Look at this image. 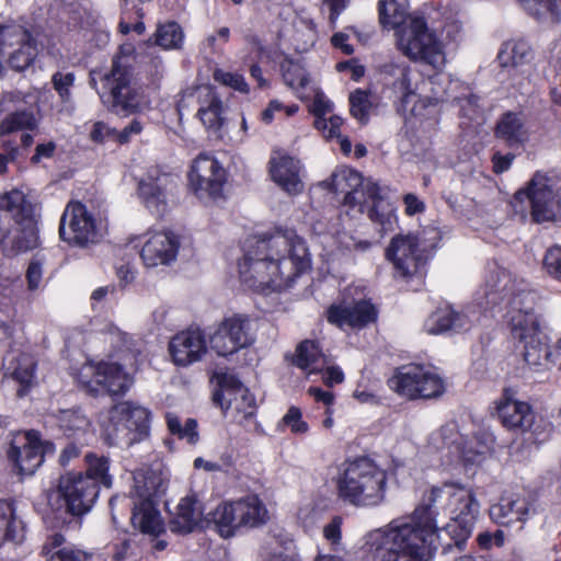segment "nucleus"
Wrapping results in <instances>:
<instances>
[{
    "label": "nucleus",
    "mask_w": 561,
    "mask_h": 561,
    "mask_svg": "<svg viewBox=\"0 0 561 561\" xmlns=\"http://www.w3.org/2000/svg\"><path fill=\"white\" fill-rule=\"evenodd\" d=\"M463 496L462 485L444 483L424 494L411 516L393 519L368 534L366 545L373 561H428L437 548L436 516L448 515L449 499Z\"/></svg>",
    "instance_id": "1"
},
{
    "label": "nucleus",
    "mask_w": 561,
    "mask_h": 561,
    "mask_svg": "<svg viewBox=\"0 0 561 561\" xmlns=\"http://www.w3.org/2000/svg\"><path fill=\"white\" fill-rule=\"evenodd\" d=\"M309 267L308 249L294 230L253 240L239 262L240 279L253 290L279 291Z\"/></svg>",
    "instance_id": "2"
},
{
    "label": "nucleus",
    "mask_w": 561,
    "mask_h": 561,
    "mask_svg": "<svg viewBox=\"0 0 561 561\" xmlns=\"http://www.w3.org/2000/svg\"><path fill=\"white\" fill-rule=\"evenodd\" d=\"M39 243L36 206L19 190L0 196V248L8 255L35 249Z\"/></svg>",
    "instance_id": "3"
},
{
    "label": "nucleus",
    "mask_w": 561,
    "mask_h": 561,
    "mask_svg": "<svg viewBox=\"0 0 561 561\" xmlns=\"http://www.w3.org/2000/svg\"><path fill=\"white\" fill-rule=\"evenodd\" d=\"M339 499L358 507L377 506L383 502L387 473L368 457L344 461L335 478Z\"/></svg>",
    "instance_id": "4"
},
{
    "label": "nucleus",
    "mask_w": 561,
    "mask_h": 561,
    "mask_svg": "<svg viewBox=\"0 0 561 561\" xmlns=\"http://www.w3.org/2000/svg\"><path fill=\"white\" fill-rule=\"evenodd\" d=\"M131 61L129 55H116L111 68L100 75L98 94L104 107L115 115H133L142 104L144 95L135 80Z\"/></svg>",
    "instance_id": "5"
},
{
    "label": "nucleus",
    "mask_w": 561,
    "mask_h": 561,
    "mask_svg": "<svg viewBox=\"0 0 561 561\" xmlns=\"http://www.w3.org/2000/svg\"><path fill=\"white\" fill-rule=\"evenodd\" d=\"M398 44L412 59L422 60L436 69L444 65L442 44L422 16L409 18V23L399 32Z\"/></svg>",
    "instance_id": "6"
},
{
    "label": "nucleus",
    "mask_w": 561,
    "mask_h": 561,
    "mask_svg": "<svg viewBox=\"0 0 561 561\" xmlns=\"http://www.w3.org/2000/svg\"><path fill=\"white\" fill-rule=\"evenodd\" d=\"M150 411L129 401L116 404L111 411L114 444L129 447L149 436Z\"/></svg>",
    "instance_id": "7"
},
{
    "label": "nucleus",
    "mask_w": 561,
    "mask_h": 561,
    "mask_svg": "<svg viewBox=\"0 0 561 561\" xmlns=\"http://www.w3.org/2000/svg\"><path fill=\"white\" fill-rule=\"evenodd\" d=\"M220 390L214 394V400L226 409L233 422L248 427L256 425V401L249 389L232 374L225 373L219 377Z\"/></svg>",
    "instance_id": "8"
},
{
    "label": "nucleus",
    "mask_w": 561,
    "mask_h": 561,
    "mask_svg": "<svg viewBox=\"0 0 561 561\" xmlns=\"http://www.w3.org/2000/svg\"><path fill=\"white\" fill-rule=\"evenodd\" d=\"M56 500H62V505L56 506L61 516H82L90 512L98 495V483L82 473H67L59 479Z\"/></svg>",
    "instance_id": "9"
},
{
    "label": "nucleus",
    "mask_w": 561,
    "mask_h": 561,
    "mask_svg": "<svg viewBox=\"0 0 561 561\" xmlns=\"http://www.w3.org/2000/svg\"><path fill=\"white\" fill-rule=\"evenodd\" d=\"M389 385L398 393L409 399H432L445 392L444 380L438 374L420 365L401 367L389 379Z\"/></svg>",
    "instance_id": "10"
},
{
    "label": "nucleus",
    "mask_w": 561,
    "mask_h": 561,
    "mask_svg": "<svg viewBox=\"0 0 561 561\" xmlns=\"http://www.w3.org/2000/svg\"><path fill=\"white\" fill-rule=\"evenodd\" d=\"M60 238L71 244L85 248L99 242L101 234L95 219L80 202H70L60 219Z\"/></svg>",
    "instance_id": "11"
},
{
    "label": "nucleus",
    "mask_w": 561,
    "mask_h": 561,
    "mask_svg": "<svg viewBox=\"0 0 561 561\" xmlns=\"http://www.w3.org/2000/svg\"><path fill=\"white\" fill-rule=\"evenodd\" d=\"M178 187V178L171 173L152 168L139 182L138 192L141 202L156 216H163Z\"/></svg>",
    "instance_id": "12"
},
{
    "label": "nucleus",
    "mask_w": 561,
    "mask_h": 561,
    "mask_svg": "<svg viewBox=\"0 0 561 561\" xmlns=\"http://www.w3.org/2000/svg\"><path fill=\"white\" fill-rule=\"evenodd\" d=\"M190 186L199 199L219 198L226 182V172L211 156L201 153L188 173Z\"/></svg>",
    "instance_id": "13"
},
{
    "label": "nucleus",
    "mask_w": 561,
    "mask_h": 561,
    "mask_svg": "<svg viewBox=\"0 0 561 561\" xmlns=\"http://www.w3.org/2000/svg\"><path fill=\"white\" fill-rule=\"evenodd\" d=\"M254 332L247 316L233 314L226 318L210 336V347L220 356H227L250 346Z\"/></svg>",
    "instance_id": "14"
},
{
    "label": "nucleus",
    "mask_w": 561,
    "mask_h": 561,
    "mask_svg": "<svg viewBox=\"0 0 561 561\" xmlns=\"http://www.w3.org/2000/svg\"><path fill=\"white\" fill-rule=\"evenodd\" d=\"M515 198L520 202L529 201L531 217L536 222L554 220L560 209V201L550 180L541 173H536L528 186L516 193Z\"/></svg>",
    "instance_id": "15"
},
{
    "label": "nucleus",
    "mask_w": 561,
    "mask_h": 561,
    "mask_svg": "<svg viewBox=\"0 0 561 561\" xmlns=\"http://www.w3.org/2000/svg\"><path fill=\"white\" fill-rule=\"evenodd\" d=\"M535 298L530 291H520L507 301V325L513 339L520 343L539 335V320L534 312Z\"/></svg>",
    "instance_id": "16"
},
{
    "label": "nucleus",
    "mask_w": 561,
    "mask_h": 561,
    "mask_svg": "<svg viewBox=\"0 0 561 561\" xmlns=\"http://www.w3.org/2000/svg\"><path fill=\"white\" fill-rule=\"evenodd\" d=\"M462 491L465 492L463 496L454 495L449 499L448 516L450 522L445 527L458 548L471 535L480 508L472 491L463 485Z\"/></svg>",
    "instance_id": "17"
},
{
    "label": "nucleus",
    "mask_w": 561,
    "mask_h": 561,
    "mask_svg": "<svg viewBox=\"0 0 561 561\" xmlns=\"http://www.w3.org/2000/svg\"><path fill=\"white\" fill-rule=\"evenodd\" d=\"M386 256L393 264L396 274L401 277L415 275L425 263L420 239L414 234H399L392 238Z\"/></svg>",
    "instance_id": "18"
},
{
    "label": "nucleus",
    "mask_w": 561,
    "mask_h": 561,
    "mask_svg": "<svg viewBox=\"0 0 561 561\" xmlns=\"http://www.w3.org/2000/svg\"><path fill=\"white\" fill-rule=\"evenodd\" d=\"M496 410L503 426L507 430L525 433L535 423V412L530 404L518 400L513 389H504Z\"/></svg>",
    "instance_id": "19"
},
{
    "label": "nucleus",
    "mask_w": 561,
    "mask_h": 561,
    "mask_svg": "<svg viewBox=\"0 0 561 561\" xmlns=\"http://www.w3.org/2000/svg\"><path fill=\"white\" fill-rule=\"evenodd\" d=\"M379 73L383 87L403 102H408L419 90V73L405 62L387 61L380 66Z\"/></svg>",
    "instance_id": "20"
},
{
    "label": "nucleus",
    "mask_w": 561,
    "mask_h": 561,
    "mask_svg": "<svg viewBox=\"0 0 561 561\" xmlns=\"http://www.w3.org/2000/svg\"><path fill=\"white\" fill-rule=\"evenodd\" d=\"M206 351V340L199 329L182 331L169 343L170 355L178 366H187L199 360Z\"/></svg>",
    "instance_id": "21"
},
{
    "label": "nucleus",
    "mask_w": 561,
    "mask_h": 561,
    "mask_svg": "<svg viewBox=\"0 0 561 561\" xmlns=\"http://www.w3.org/2000/svg\"><path fill=\"white\" fill-rule=\"evenodd\" d=\"M179 247V238L173 232H154L142 245L140 256L148 267L168 265L175 260Z\"/></svg>",
    "instance_id": "22"
},
{
    "label": "nucleus",
    "mask_w": 561,
    "mask_h": 561,
    "mask_svg": "<svg viewBox=\"0 0 561 561\" xmlns=\"http://www.w3.org/2000/svg\"><path fill=\"white\" fill-rule=\"evenodd\" d=\"M477 320V314L470 308L457 311L446 307L436 310L425 320L424 330L428 334H442L448 331L458 333L469 330Z\"/></svg>",
    "instance_id": "23"
},
{
    "label": "nucleus",
    "mask_w": 561,
    "mask_h": 561,
    "mask_svg": "<svg viewBox=\"0 0 561 561\" xmlns=\"http://www.w3.org/2000/svg\"><path fill=\"white\" fill-rule=\"evenodd\" d=\"M522 356L525 363L523 376L529 378V374H542L550 370L557 363L558 348L548 345L540 335L524 342Z\"/></svg>",
    "instance_id": "24"
},
{
    "label": "nucleus",
    "mask_w": 561,
    "mask_h": 561,
    "mask_svg": "<svg viewBox=\"0 0 561 561\" xmlns=\"http://www.w3.org/2000/svg\"><path fill=\"white\" fill-rule=\"evenodd\" d=\"M376 317L374 305L366 300H359L353 305H333L328 310L329 322L340 328L344 325L362 328L375 321Z\"/></svg>",
    "instance_id": "25"
},
{
    "label": "nucleus",
    "mask_w": 561,
    "mask_h": 561,
    "mask_svg": "<svg viewBox=\"0 0 561 561\" xmlns=\"http://www.w3.org/2000/svg\"><path fill=\"white\" fill-rule=\"evenodd\" d=\"M22 446L12 445L9 458L14 461L21 474L32 476L44 461V451L36 432L25 433Z\"/></svg>",
    "instance_id": "26"
},
{
    "label": "nucleus",
    "mask_w": 561,
    "mask_h": 561,
    "mask_svg": "<svg viewBox=\"0 0 561 561\" xmlns=\"http://www.w3.org/2000/svg\"><path fill=\"white\" fill-rule=\"evenodd\" d=\"M299 171V161L291 157L280 156L271 160L272 179L290 195H297L304 190Z\"/></svg>",
    "instance_id": "27"
},
{
    "label": "nucleus",
    "mask_w": 561,
    "mask_h": 561,
    "mask_svg": "<svg viewBox=\"0 0 561 561\" xmlns=\"http://www.w3.org/2000/svg\"><path fill=\"white\" fill-rule=\"evenodd\" d=\"M203 506L196 495H187L178 504L176 512L169 523V528L178 535L192 533L201 523Z\"/></svg>",
    "instance_id": "28"
},
{
    "label": "nucleus",
    "mask_w": 561,
    "mask_h": 561,
    "mask_svg": "<svg viewBox=\"0 0 561 561\" xmlns=\"http://www.w3.org/2000/svg\"><path fill=\"white\" fill-rule=\"evenodd\" d=\"M56 417L64 435L73 438L80 445H84L88 436H92L91 422L80 409L61 410Z\"/></svg>",
    "instance_id": "29"
},
{
    "label": "nucleus",
    "mask_w": 561,
    "mask_h": 561,
    "mask_svg": "<svg viewBox=\"0 0 561 561\" xmlns=\"http://www.w3.org/2000/svg\"><path fill=\"white\" fill-rule=\"evenodd\" d=\"M529 514V503L524 497H502L499 503L490 507V517L501 525H511L515 522L524 523Z\"/></svg>",
    "instance_id": "30"
},
{
    "label": "nucleus",
    "mask_w": 561,
    "mask_h": 561,
    "mask_svg": "<svg viewBox=\"0 0 561 561\" xmlns=\"http://www.w3.org/2000/svg\"><path fill=\"white\" fill-rule=\"evenodd\" d=\"M329 363L330 356L323 354L318 342L305 340L297 345L294 365L308 375L322 373Z\"/></svg>",
    "instance_id": "31"
},
{
    "label": "nucleus",
    "mask_w": 561,
    "mask_h": 561,
    "mask_svg": "<svg viewBox=\"0 0 561 561\" xmlns=\"http://www.w3.org/2000/svg\"><path fill=\"white\" fill-rule=\"evenodd\" d=\"M495 134L510 147L523 146L528 139L524 116L514 112L505 113L497 122Z\"/></svg>",
    "instance_id": "32"
},
{
    "label": "nucleus",
    "mask_w": 561,
    "mask_h": 561,
    "mask_svg": "<svg viewBox=\"0 0 561 561\" xmlns=\"http://www.w3.org/2000/svg\"><path fill=\"white\" fill-rule=\"evenodd\" d=\"M100 392L122 396L131 386L133 380L123 367L116 363L101 362Z\"/></svg>",
    "instance_id": "33"
},
{
    "label": "nucleus",
    "mask_w": 561,
    "mask_h": 561,
    "mask_svg": "<svg viewBox=\"0 0 561 561\" xmlns=\"http://www.w3.org/2000/svg\"><path fill=\"white\" fill-rule=\"evenodd\" d=\"M237 513L239 514V524L241 528L260 527L270 519V513L265 504L257 495H248L237 501Z\"/></svg>",
    "instance_id": "34"
},
{
    "label": "nucleus",
    "mask_w": 561,
    "mask_h": 561,
    "mask_svg": "<svg viewBox=\"0 0 561 561\" xmlns=\"http://www.w3.org/2000/svg\"><path fill=\"white\" fill-rule=\"evenodd\" d=\"M134 488L140 501H152L153 496L165 489V479L160 470L141 468L134 474Z\"/></svg>",
    "instance_id": "35"
},
{
    "label": "nucleus",
    "mask_w": 561,
    "mask_h": 561,
    "mask_svg": "<svg viewBox=\"0 0 561 561\" xmlns=\"http://www.w3.org/2000/svg\"><path fill=\"white\" fill-rule=\"evenodd\" d=\"M131 522L141 533L158 536L163 531V523L152 501L135 503Z\"/></svg>",
    "instance_id": "36"
},
{
    "label": "nucleus",
    "mask_w": 561,
    "mask_h": 561,
    "mask_svg": "<svg viewBox=\"0 0 561 561\" xmlns=\"http://www.w3.org/2000/svg\"><path fill=\"white\" fill-rule=\"evenodd\" d=\"M208 523H213L215 529L222 538L234 536L240 529L237 501L218 505L210 514Z\"/></svg>",
    "instance_id": "37"
},
{
    "label": "nucleus",
    "mask_w": 561,
    "mask_h": 561,
    "mask_svg": "<svg viewBox=\"0 0 561 561\" xmlns=\"http://www.w3.org/2000/svg\"><path fill=\"white\" fill-rule=\"evenodd\" d=\"M24 538V524L15 515L12 503L0 501V545L5 541L20 542Z\"/></svg>",
    "instance_id": "38"
},
{
    "label": "nucleus",
    "mask_w": 561,
    "mask_h": 561,
    "mask_svg": "<svg viewBox=\"0 0 561 561\" xmlns=\"http://www.w3.org/2000/svg\"><path fill=\"white\" fill-rule=\"evenodd\" d=\"M37 55V43L31 32L26 34L25 41L21 44L14 45L12 50L3 56L10 68L15 71H23L28 68Z\"/></svg>",
    "instance_id": "39"
},
{
    "label": "nucleus",
    "mask_w": 561,
    "mask_h": 561,
    "mask_svg": "<svg viewBox=\"0 0 561 561\" xmlns=\"http://www.w3.org/2000/svg\"><path fill=\"white\" fill-rule=\"evenodd\" d=\"M282 76L286 85L293 89L300 100H308L306 90L309 88V75L297 61L285 59L282 65Z\"/></svg>",
    "instance_id": "40"
},
{
    "label": "nucleus",
    "mask_w": 561,
    "mask_h": 561,
    "mask_svg": "<svg viewBox=\"0 0 561 561\" xmlns=\"http://www.w3.org/2000/svg\"><path fill=\"white\" fill-rule=\"evenodd\" d=\"M524 11L541 23H557L561 16V0H518Z\"/></svg>",
    "instance_id": "41"
},
{
    "label": "nucleus",
    "mask_w": 561,
    "mask_h": 561,
    "mask_svg": "<svg viewBox=\"0 0 561 561\" xmlns=\"http://www.w3.org/2000/svg\"><path fill=\"white\" fill-rule=\"evenodd\" d=\"M533 58L529 44L525 41H508L502 45L497 60L502 67H518Z\"/></svg>",
    "instance_id": "42"
},
{
    "label": "nucleus",
    "mask_w": 561,
    "mask_h": 561,
    "mask_svg": "<svg viewBox=\"0 0 561 561\" xmlns=\"http://www.w3.org/2000/svg\"><path fill=\"white\" fill-rule=\"evenodd\" d=\"M10 360L8 369L11 377L21 385V388L18 389V396L23 397L33 381L35 362L27 354H21L16 358L12 356Z\"/></svg>",
    "instance_id": "43"
},
{
    "label": "nucleus",
    "mask_w": 561,
    "mask_h": 561,
    "mask_svg": "<svg viewBox=\"0 0 561 561\" xmlns=\"http://www.w3.org/2000/svg\"><path fill=\"white\" fill-rule=\"evenodd\" d=\"M408 18L407 0H379V19L382 25L397 28Z\"/></svg>",
    "instance_id": "44"
},
{
    "label": "nucleus",
    "mask_w": 561,
    "mask_h": 561,
    "mask_svg": "<svg viewBox=\"0 0 561 561\" xmlns=\"http://www.w3.org/2000/svg\"><path fill=\"white\" fill-rule=\"evenodd\" d=\"M191 99H196L198 110H209L222 103L215 89L210 85H198L186 89L179 101V107H187Z\"/></svg>",
    "instance_id": "45"
},
{
    "label": "nucleus",
    "mask_w": 561,
    "mask_h": 561,
    "mask_svg": "<svg viewBox=\"0 0 561 561\" xmlns=\"http://www.w3.org/2000/svg\"><path fill=\"white\" fill-rule=\"evenodd\" d=\"M363 184V178L362 175L348 168H343L340 170H336L331 175V190L336 194H342L343 202L347 203L350 192H353L355 187L360 186Z\"/></svg>",
    "instance_id": "46"
},
{
    "label": "nucleus",
    "mask_w": 561,
    "mask_h": 561,
    "mask_svg": "<svg viewBox=\"0 0 561 561\" xmlns=\"http://www.w3.org/2000/svg\"><path fill=\"white\" fill-rule=\"evenodd\" d=\"M350 193L348 201L344 205L352 208L358 207V211L363 214L371 205V202L380 195L381 190L371 180L363 179V184Z\"/></svg>",
    "instance_id": "47"
},
{
    "label": "nucleus",
    "mask_w": 561,
    "mask_h": 561,
    "mask_svg": "<svg viewBox=\"0 0 561 561\" xmlns=\"http://www.w3.org/2000/svg\"><path fill=\"white\" fill-rule=\"evenodd\" d=\"M37 123L34 112L24 107L18 113L7 115L0 122V136L23 129L33 130L37 127Z\"/></svg>",
    "instance_id": "48"
},
{
    "label": "nucleus",
    "mask_w": 561,
    "mask_h": 561,
    "mask_svg": "<svg viewBox=\"0 0 561 561\" xmlns=\"http://www.w3.org/2000/svg\"><path fill=\"white\" fill-rule=\"evenodd\" d=\"M294 33L291 39L297 51H306L317 39L313 22L304 16H297L293 22Z\"/></svg>",
    "instance_id": "49"
},
{
    "label": "nucleus",
    "mask_w": 561,
    "mask_h": 561,
    "mask_svg": "<svg viewBox=\"0 0 561 561\" xmlns=\"http://www.w3.org/2000/svg\"><path fill=\"white\" fill-rule=\"evenodd\" d=\"M28 32L31 31L27 27L16 23L0 25V66L2 65L3 56L12 50L14 45L25 41Z\"/></svg>",
    "instance_id": "50"
},
{
    "label": "nucleus",
    "mask_w": 561,
    "mask_h": 561,
    "mask_svg": "<svg viewBox=\"0 0 561 561\" xmlns=\"http://www.w3.org/2000/svg\"><path fill=\"white\" fill-rule=\"evenodd\" d=\"M508 283L510 279L504 272L492 275L486 283L484 291L485 301H479V305L485 309L499 305L505 296L504 291L507 290Z\"/></svg>",
    "instance_id": "51"
},
{
    "label": "nucleus",
    "mask_w": 561,
    "mask_h": 561,
    "mask_svg": "<svg viewBox=\"0 0 561 561\" xmlns=\"http://www.w3.org/2000/svg\"><path fill=\"white\" fill-rule=\"evenodd\" d=\"M366 211L369 219L379 224L382 230H389L392 228L394 209L381 194L371 202V205L366 209Z\"/></svg>",
    "instance_id": "52"
},
{
    "label": "nucleus",
    "mask_w": 561,
    "mask_h": 561,
    "mask_svg": "<svg viewBox=\"0 0 561 561\" xmlns=\"http://www.w3.org/2000/svg\"><path fill=\"white\" fill-rule=\"evenodd\" d=\"M87 460V472L83 477H89L98 483L110 488L112 484V478L108 472V461L104 457H96L92 454L85 455Z\"/></svg>",
    "instance_id": "53"
},
{
    "label": "nucleus",
    "mask_w": 561,
    "mask_h": 561,
    "mask_svg": "<svg viewBox=\"0 0 561 561\" xmlns=\"http://www.w3.org/2000/svg\"><path fill=\"white\" fill-rule=\"evenodd\" d=\"M100 373L101 363H85L79 368L76 377L85 391L96 394L100 392Z\"/></svg>",
    "instance_id": "54"
},
{
    "label": "nucleus",
    "mask_w": 561,
    "mask_h": 561,
    "mask_svg": "<svg viewBox=\"0 0 561 561\" xmlns=\"http://www.w3.org/2000/svg\"><path fill=\"white\" fill-rule=\"evenodd\" d=\"M182 42V28L175 22L160 25L156 32V43L165 49L179 48Z\"/></svg>",
    "instance_id": "55"
},
{
    "label": "nucleus",
    "mask_w": 561,
    "mask_h": 561,
    "mask_svg": "<svg viewBox=\"0 0 561 561\" xmlns=\"http://www.w3.org/2000/svg\"><path fill=\"white\" fill-rule=\"evenodd\" d=\"M75 79L73 72L57 71L51 77L53 88L65 105H72L71 88L73 87Z\"/></svg>",
    "instance_id": "56"
},
{
    "label": "nucleus",
    "mask_w": 561,
    "mask_h": 561,
    "mask_svg": "<svg viewBox=\"0 0 561 561\" xmlns=\"http://www.w3.org/2000/svg\"><path fill=\"white\" fill-rule=\"evenodd\" d=\"M351 114L362 123H366L369 115L371 102L369 93L364 90H356L350 95Z\"/></svg>",
    "instance_id": "57"
},
{
    "label": "nucleus",
    "mask_w": 561,
    "mask_h": 561,
    "mask_svg": "<svg viewBox=\"0 0 561 561\" xmlns=\"http://www.w3.org/2000/svg\"><path fill=\"white\" fill-rule=\"evenodd\" d=\"M26 107V98L20 91H5L0 99V113H18Z\"/></svg>",
    "instance_id": "58"
},
{
    "label": "nucleus",
    "mask_w": 561,
    "mask_h": 561,
    "mask_svg": "<svg viewBox=\"0 0 561 561\" xmlns=\"http://www.w3.org/2000/svg\"><path fill=\"white\" fill-rule=\"evenodd\" d=\"M465 93L453 96V100L459 106L462 116L473 119L479 114V99L471 93L469 88H465Z\"/></svg>",
    "instance_id": "59"
},
{
    "label": "nucleus",
    "mask_w": 561,
    "mask_h": 561,
    "mask_svg": "<svg viewBox=\"0 0 561 561\" xmlns=\"http://www.w3.org/2000/svg\"><path fill=\"white\" fill-rule=\"evenodd\" d=\"M306 94L309 95L308 99L313 98L310 111L314 116H324L327 113L331 112L332 103L317 87L308 88V90H306Z\"/></svg>",
    "instance_id": "60"
},
{
    "label": "nucleus",
    "mask_w": 561,
    "mask_h": 561,
    "mask_svg": "<svg viewBox=\"0 0 561 561\" xmlns=\"http://www.w3.org/2000/svg\"><path fill=\"white\" fill-rule=\"evenodd\" d=\"M543 268L553 278L561 279V245H554L547 250Z\"/></svg>",
    "instance_id": "61"
},
{
    "label": "nucleus",
    "mask_w": 561,
    "mask_h": 561,
    "mask_svg": "<svg viewBox=\"0 0 561 561\" xmlns=\"http://www.w3.org/2000/svg\"><path fill=\"white\" fill-rule=\"evenodd\" d=\"M214 79H215V81H217L224 85L230 87L237 91L248 92V84L244 81L243 76L240 73L228 72V71H224L221 69H216L214 71Z\"/></svg>",
    "instance_id": "62"
},
{
    "label": "nucleus",
    "mask_w": 561,
    "mask_h": 561,
    "mask_svg": "<svg viewBox=\"0 0 561 561\" xmlns=\"http://www.w3.org/2000/svg\"><path fill=\"white\" fill-rule=\"evenodd\" d=\"M224 106L222 103L218 106H214L209 110H198L197 115L201 118L203 125L208 129L218 130L224 123Z\"/></svg>",
    "instance_id": "63"
},
{
    "label": "nucleus",
    "mask_w": 561,
    "mask_h": 561,
    "mask_svg": "<svg viewBox=\"0 0 561 561\" xmlns=\"http://www.w3.org/2000/svg\"><path fill=\"white\" fill-rule=\"evenodd\" d=\"M91 554L73 547H64L56 551L49 561H88Z\"/></svg>",
    "instance_id": "64"
}]
</instances>
